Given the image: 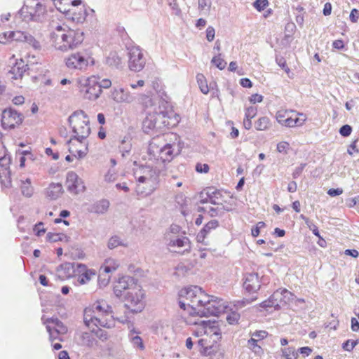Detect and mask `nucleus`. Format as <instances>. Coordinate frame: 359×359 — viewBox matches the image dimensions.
Returning a JSON list of instances; mask_svg holds the SVG:
<instances>
[{"label":"nucleus","mask_w":359,"mask_h":359,"mask_svg":"<svg viewBox=\"0 0 359 359\" xmlns=\"http://www.w3.org/2000/svg\"><path fill=\"white\" fill-rule=\"evenodd\" d=\"M134 285H139L135 283L133 278L130 276H122L118 278V280L114 287V292L116 297H121L122 292L125 290L130 291L131 287Z\"/></svg>","instance_id":"23"},{"label":"nucleus","mask_w":359,"mask_h":359,"mask_svg":"<svg viewBox=\"0 0 359 359\" xmlns=\"http://www.w3.org/2000/svg\"><path fill=\"white\" fill-rule=\"evenodd\" d=\"M297 115H299L301 117H293V127L302 126L306 120V117L304 114L302 113H298Z\"/></svg>","instance_id":"51"},{"label":"nucleus","mask_w":359,"mask_h":359,"mask_svg":"<svg viewBox=\"0 0 359 359\" xmlns=\"http://www.w3.org/2000/svg\"><path fill=\"white\" fill-rule=\"evenodd\" d=\"M66 187L67 190L74 195L82 193L86 189L83 180L73 171L68 172L67 174Z\"/></svg>","instance_id":"16"},{"label":"nucleus","mask_w":359,"mask_h":359,"mask_svg":"<svg viewBox=\"0 0 359 359\" xmlns=\"http://www.w3.org/2000/svg\"><path fill=\"white\" fill-rule=\"evenodd\" d=\"M22 114L17 111L11 108L6 109L2 111L1 124L4 128H14L22 123Z\"/></svg>","instance_id":"15"},{"label":"nucleus","mask_w":359,"mask_h":359,"mask_svg":"<svg viewBox=\"0 0 359 359\" xmlns=\"http://www.w3.org/2000/svg\"><path fill=\"white\" fill-rule=\"evenodd\" d=\"M356 344V341H351L350 340H347L343 344V348H344L346 351H351Z\"/></svg>","instance_id":"61"},{"label":"nucleus","mask_w":359,"mask_h":359,"mask_svg":"<svg viewBox=\"0 0 359 359\" xmlns=\"http://www.w3.org/2000/svg\"><path fill=\"white\" fill-rule=\"evenodd\" d=\"M144 293L140 285H134L125 295V307L128 310L124 317L117 318L118 321L128 323V313L141 312L144 308Z\"/></svg>","instance_id":"5"},{"label":"nucleus","mask_w":359,"mask_h":359,"mask_svg":"<svg viewBox=\"0 0 359 359\" xmlns=\"http://www.w3.org/2000/svg\"><path fill=\"white\" fill-rule=\"evenodd\" d=\"M156 120L154 116L149 115L143 121V129L145 133H149V130L154 129L156 127Z\"/></svg>","instance_id":"38"},{"label":"nucleus","mask_w":359,"mask_h":359,"mask_svg":"<svg viewBox=\"0 0 359 359\" xmlns=\"http://www.w3.org/2000/svg\"><path fill=\"white\" fill-rule=\"evenodd\" d=\"M79 337L83 345L93 346L95 343L93 336L89 332H82Z\"/></svg>","instance_id":"41"},{"label":"nucleus","mask_w":359,"mask_h":359,"mask_svg":"<svg viewBox=\"0 0 359 359\" xmlns=\"http://www.w3.org/2000/svg\"><path fill=\"white\" fill-rule=\"evenodd\" d=\"M119 265L120 264L118 260L113 258H108L105 259L100 269L101 271H104L105 273L111 274L118 268Z\"/></svg>","instance_id":"34"},{"label":"nucleus","mask_w":359,"mask_h":359,"mask_svg":"<svg viewBox=\"0 0 359 359\" xmlns=\"http://www.w3.org/2000/svg\"><path fill=\"white\" fill-rule=\"evenodd\" d=\"M137 180L135 193L144 198L152 194L159 184V172L150 166L140 167L135 172Z\"/></svg>","instance_id":"4"},{"label":"nucleus","mask_w":359,"mask_h":359,"mask_svg":"<svg viewBox=\"0 0 359 359\" xmlns=\"http://www.w3.org/2000/svg\"><path fill=\"white\" fill-rule=\"evenodd\" d=\"M257 339L254 337H252L248 341V346L251 349H252L255 353L259 352L262 349L261 347L257 344Z\"/></svg>","instance_id":"56"},{"label":"nucleus","mask_w":359,"mask_h":359,"mask_svg":"<svg viewBox=\"0 0 359 359\" xmlns=\"http://www.w3.org/2000/svg\"><path fill=\"white\" fill-rule=\"evenodd\" d=\"M240 318V314L237 312H231L226 316V320L229 324L236 323Z\"/></svg>","instance_id":"55"},{"label":"nucleus","mask_w":359,"mask_h":359,"mask_svg":"<svg viewBox=\"0 0 359 359\" xmlns=\"http://www.w3.org/2000/svg\"><path fill=\"white\" fill-rule=\"evenodd\" d=\"M65 64L71 70L84 72L90 64H94V60L86 51H79L67 56L65 58Z\"/></svg>","instance_id":"10"},{"label":"nucleus","mask_w":359,"mask_h":359,"mask_svg":"<svg viewBox=\"0 0 359 359\" xmlns=\"http://www.w3.org/2000/svg\"><path fill=\"white\" fill-rule=\"evenodd\" d=\"M56 8L62 13L69 11L72 6L81 4V0H52Z\"/></svg>","instance_id":"30"},{"label":"nucleus","mask_w":359,"mask_h":359,"mask_svg":"<svg viewBox=\"0 0 359 359\" xmlns=\"http://www.w3.org/2000/svg\"><path fill=\"white\" fill-rule=\"evenodd\" d=\"M43 224L42 222H39L36 224L34 228V231L36 232L37 236H41L42 233H45V229L43 227Z\"/></svg>","instance_id":"64"},{"label":"nucleus","mask_w":359,"mask_h":359,"mask_svg":"<svg viewBox=\"0 0 359 359\" xmlns=\"http://www.w3.org/2000/svg\"><path fill=\"white\" fill-rule=\"evenodd\" d=\"M179 304L181 309L189 310L190 315L201 316L200 310H203L210 296L198 286H191L182 289L179 292Z\"/></svg>","instance_id":"2"},{"label":"nucleus","mask_w":359,"mask_h":359,"mask_svg":"<svg viewBox=\"0 0 359 359\" xmlns=\"http://www.w3.org/2000/svg\"><path fill=\"white\" fill-rule=\"evenodd\" d=\"M281 352L285 359H297L299 356L298 351L294 347L282 348Z\"/></svg>","instance_id":"40"},{"label":"nucleus","mask_w":359,"mask_h":359,"mask_svg":"<svg viewBox=\"0 0 359 359\" xmlns=\"http://www.w3.org/2000/svg\"><path fill=\"white\" fill-rule=\"evenodd\" d=\"M200 204L224 206V199L221 193L217 190L209 189L204 196L202 193L200 196Z\"/></svg>","instance_id":"20"},{"label":"nucleus","mask_w":359,"mask_h":359,"mask_svg":"<svg viewBox=\"0 0 359 359\" xmlns=\"http://www.w3.org/2000/svg\"><path fill=\"white\" fill-rule=\"evenodd\" d=\"M149 155L155 159L163 162L170 161L173 156V149L170 144H158L156 140H153L148 148Z\"/></svg>","instance_id":"11"},{"label":"nucleus","mask_w":359,"mask_h":359,"mask_svg":"<svg viewBox=\"0 0 359 359\" xmlns=\"http://www.w3.org/2000/svg\"><path fill=\"white\" fill-rule=\"evenodd\" d=\"M8 37L11 38L12 41H25L32 45L34 48L38 47V42L32 35L27 33L21 31L9 32Z\"/></svg>","instance_id":"26"},{"label":"nucleus","mask_w":359,"mask_h":359,"mask_svg":"<svg viewBox=\"0 0 359 359\" xmlns=\"http://www.w3.org/2000/svg\"><path fill=\"white\" fill-rule=\"evenodd\" d=\"M293 299L294 295L290 291L285 289L276 290L268 300L263 302L261 306L264 308L274 307L275 309H279L287 304Z\"/></svg>","instance_id":"13"},{"label":"nucleus","mask_w":359,"mask_h":359,"mask_svg":"<svg viewBox=\"0 0 359 359\" xmlns=\"http://www.w3.org/2000/svg\"><path fill=\"white\" fill-rule=\"evenodd\" d=\"M62 193V186L59 183H52L47 189V196L50 199L57 198Z\"/></svg>","instance_id":"35"},{"label":"nucleus","mask_w":359,"mask_h":359,"mask_svg":"<svg viewBox=\"0 0 359 359\" xmlns=\"http://www.w3.org/2000/svg\"><path fill=\"white\" fill-rule=\"evenodd\" d=\"M198 212H206L211 217H215L224 212V206L203 205L198 207Z\"/></svg>","instance_id":"31"},{"label":"nucleus","mask_w":359,"mask_h":359,"mask_svg":"<svg viewBox=\"0 0 359 359\" xmlns=\"http://www.w3.org/2000/svg\"><path fill=\"white\" fill-rule=\"evenodd\" d=\"M203 334L212 339V342H217L221 338V331L215 322L203 320L199 323L196 331L197 336Z\"/></svg>","instance_id":"14"},{"label":"nucleus","mask_w":359,"mask_h":359,"mask_svg":"<svg viewBox=\"0 0 359 359\" xmlns=\"http://www.w3.org/2000/svg\"><path fill=\"white\" fill-rule=\"evenodd\" d=\"M111 97L120 104H131L135 100L134 94L123 88H114L111 92Z\"/></svg>","instance_id":"21"},{"label":"nucleus","mask_w":359,"mask_h":359,"mask_svg":"<svg viewBox=\"0 0 359 359\" xmlns=\"http://www.w3.org/2000/svg\"><path fill=\"white\" fill-rule=\"evenodd\" d=\"M196 170L200 173H207L209 171V165L208 164L197 163Z\"/></svg>","instance_id":"58"},{"label":"nucleus","mask_w":359,"mask_h":359,"mask_svg":"<svg viewBox=\"0 0 359 359\" xmlns=\"http://www.w3.org/2000/svg\"><path fill=\"white\" fill-rule=\"evenodd\" d=\"M218 222L213 219L208 222L202 230L197 235V240L200 242H203L206 235L211 231L215 230L218 226Z\"/></svg>","instance_id":"33"},{"label":"nucleus","mask_w":359,"mask_h":359,"mask_svg":"<svg viewBox=\"0 0 359 359\" xmlns=\"http://www.w3.org/2000/svg\"><path fill=\"white\" fill-rule=\"evenodd\" d=\"M116 177V173L114 170H109L104 175V180L107 182H113L115 181Z\"/></svg>","instance_id":"59"},{"label":"nucleus","mask_w":359,"mask_h":359,"mask_svg":"<svg viewBox=\"0 0 359 359\" xmlns=\"http://www.w3.org/2000/svg\"><path fill=\"white\" fill-rule=\"evenodd\" d=\"M138 101L144 108H148L153 105V101L151 98L144 94H142L139 96Z\"/></svg>","instance_id":"47"},{"label":"nucleus","mask_w":359,"mask_h":359,"mask_svg":"<svg viewBox=\"0 0 359 359\" xmlns=\"http://www.w3.org/2000/svg\"><path fill=\"white\" fill-rule=\"evenodd\" d=\"M76 7L77 6H72L69 9V11L65 12V14L66 15L67 18L68 19L72 20L73 22L76 23H82L85 21L87 13L86 9L83 8H79L78 12L76 11Z\"/></svg>","instance_id":"28"},{"label":"nucleus","mask_w":359,"mask_h":359,"mask_svg":"<svg viewBox=\"0 0 359 359\" xmlns=\"http://www.w3.org/2000/svg\"><path fill=\"white\" fill-rule=\"evenodd\" d=\"M111 307L104 300H98L84 310L83 320L86 326L92 327H112Z\"/></svg>","instance_id":"3"},{"label":"nucleus","mask_w":359,"mask_h":359,"mask_svg":"<svg viewBox=\"0 0 359 359\" xmlns=\"http://www.w3.org/2000/svg\"><path fill=\"white\" fill-rule=\"evenodd\" d=\"M270 127V120L269 118L264 116L259 118L255 123V128L257 130H266Z\"/></svg>","instance_id":"43"},{"label":"nucleus","mask_w":359,"mask_h":359,"mask_svg":"<svg viewBox=\"0 0 359 359\" xmlns=\"http://www.w3.org/2000/svg\"><path fill=\"white\" fill-rule=\"evenodd\" d=\"M47 239L52 243L67 241V237L62 233H48L47 234Z\"/></svg>","instance_id":"45"},{"label":"nucleus","mask_w":359,"mask_h":359,"mask_svg":"<svg viewBox=\"0 0 359 359\" xmlns=\"http://www.w3.org/2000/svg\"><path fill=\"white\" fill-rule=\"evenodd\" d=\"M69 123L74 133L72 138L86 140L90 133L89 119L83 111L74 112L69 117Z\"/></svg>","instance_id":"9"},{"label":"nucleus","mask_w":359,"mask_h":359,"mask_svg":"<svg viewBox=\"0 0 359 359\" xmlns=\"http://www.w3.org/2000/svg\"><path fill=\"white\" fill-rule=\"evenodd\" d=\"M109 205L108 200H100L93 204L92 211L97 214H104L108 210Z\"/></svg>","instance_id":"36"},{"label":"nucleus","mask_w":359,"mask_h":359,"mask_svg":"<svg viewBox=\"0 0 359 359\" xmlns=\"http://www.w3.org/2000/svg\"><path fill=\"white\" fill-rule=\"evenodd\" d=\"M257 109L256 107H249L245 109V116L247 119H252L257 114Z\"/></svg>","instance_id":"54"},{"label":"nucleus","mask_w":359,"mask_h":359,"mask_svg":"<svg viewBox=\"0 0 359 359\" xmlns=\"http://www.w3.org/2000/svg\"><path fill=\"white\" fill-rule=\"evenodd\" d=\"M249 100L252 104L259 103L263 100V97L259 94H254L250 97Z\"/></svg>","instance_id":"63"},{"label":"nucleus","mask_w":359,"mask_h":359,"mask_svg":"<svg viewBox=\"0 0 359 359\" xmlns=\"http://www.w3.org/2000/svg\"><path fill=\"white\" fill-rule=\"evenodd\" d=\"M290 149V144L288 142L283 141L279 142L277 144V151L279 153H283L284 154H287L288 150Z\"/></svg>","instance_id":"52"},{"label":"nucleus","mask_w":359,"mask_h":359,"mask_svg":"<svg viewBox=\"0 0 359 359\" xmlns=\"http://www.w3.org/2000/svg\"><path fill=\"white\" fill-rule=\"evenodd\" d=\"M10 65H13L8 74L11 76L12 79H18L21 78L23 74L26 72L27 65L22 59H16L13 55L9 60Z\"/></svg>","instance_id":"22"},{"label":"nucleus","mask_w":359,"mask_h":359,"mask_svg":"<svg viewBox=\"0 0 359 359\" xmlns=\"http://www.w3.org/2000/svg\"><path fill=\"white\" fill-rule=\"evenodd\" d=\"M46 13V6L42 0H25L24 6L17 13L16 19L22 21H38Z\"/></svg>","instance_id":"7"},{"label":"nucleus","mask_w":359,"mask_h":359,"mask_svg":"<svg viewBox=\"0 0 359 359\" xmlns=\"http://www.w3.org/2000/svg\"><path fill=\"white\" fill-rule=\"evenodd\" d=\"M76 85L81 96L88 100H96L102 92L100 89L99 79L94 75L78 78Z\"/></svg>","instance_id":"8"},{"label":"nucleus","mask_w":359,"mask_h":359,"mask_svg":"<svg viewBox=\"0 0 359 359\" xmlns=\"http://www.w3.org/2000/svg\"><path fill=\"white\" fill-rule=\"evenodd\" d=\"M77 274L79 275L78 282L81 285L88 283L93 278L95 277L96 272L93 269H87L86 266L82 264H76Z\"/></svg>","instance_id":"24"},{"label":"nucleus","mask_w":359,"mask_h":359,"mask_svg":"<svg viewBox=\"0 0 359 359\" xmlns=\"http://www.w3.org/2000/svg\"><path fill=\"white\" fill-rule=\"evenodd\" d=\"M129 67L135 72H140L145 65L143 53L139 47L133 46L129 50Z\"/></svg>","instance_id":"17"},{"label":"nucleus","mask_w":359,"mask_h":359,"mask_svg":"<svg viewBox=\"0 0 359 359\" xmlns=\"http://www.w3.org/2000/svg\"><path fill=\"white\" fill-rule=\"evenodd\" d=\"M67 144L69 151L77 158H84L88 153V142L86 140H77L71 138Z\"/></svg>","instance_id":"18"},{"label":"nucleus","mask_w":359,"mask_h":359,"mask_svg":"<svg viewBox=\"0 0 359 359\" xmlns=\"http://www.w3.org/2000/svg\"><path fill=\"white\" fill-rule=\"evenodd\" d=\"M78 263L65 262L59 266L57 273L60 278L65 279L73 276L77 273L76 264Z\"/></svg>","instance_id":"27"},{"label":"nucleus","mask_w":359,"mask_h":359,"mask_svg":"<svg viewBox=\"0 0 359 359\" xmlns=\"http://www.w3.org/2000/svg\"><path fill=\"white\" fill-rule=\"evenodd\" d=\"M212 63H213L218 69L222 70L225 68L226 62L219 57L215 56L212 59Z\"/></svg>","instance_id":"50"},{"label":"nucleus","mask_w":359,"mask_h":359,"mask_svg":"<svg viewBox=\"0 0 359 359\" xmlns=\"http://www.w3.org/2000/svg\"><path fill=\"white\" fill-rule=\"evenodd\" d=\"M295 114V112L293 111L279 110L276 113V118L277 121L280 124H281L282 126H284L289 114Z\"/></svg>","instance_id":"42"},{"label":"nucleus","mask_w":359,"mask_h":359,"mask_svg":"<svg viewBox=\"0 0 359 359\" xmlns=\"http://www.w3.org/2000/svg\"><path fill=\"white\" fill-rule=\"evenodd\" d=\"M196 81L201 91L203 94H208L209 92V88L207 83L205 77L202 74H198L196 75Z\"/></svg>","instance_id":"39"},{"label":"nucleus","mask_w":359,"mask_h":359,"mask_svg":"<svg viewBox=\"0 0 359 359\" xmlns=\"http://www.w3.org/2000/svg\"><path fill=\"white\" fill-rule=\"evenodd\" d=\"M276 62L277 65L285 72L288 77L293 78V74L291 73L290 68L287 65L285 60L283 57H276Z\"/></svg>","instance_id":"44"},{"label":"nucleus","mask_w":359,"mask_h":359,"mask_svg":"<svg viewBox=\"0 0 359 359\" xmlns=\"http://www.w3.org/2000/svg\"><path fill=\"white\" fill-rule=\"evenodd\" d=\"M50 27L51 43L57 50L67 51L75 48L83 41V32L69 29L67 25L52 20Z\"/></svg>","instance_id":"1"},{"label":"nucleus","mask_w":359,"mask_h":359,"mask_svg":"<svg viewBox=\"0 0 359 359\" xmlns=\"http://www.w3.org/2000/svg\"><path fill=\"white\" fill-rule=\"evenodd\" d=\"M111 275L109 273H105L104 271H101L100 269V274L98 276V283L101 287H104L109 283Z\"/></svg>","instance_id":"46"},{"label":"nucleus","mask_w":359,"mask_h":359,"mask_svg":"<svg viewBox=\"0 0 359 359\" xmlns=\"http://www.w3.org/2000/svg\"><path fill=\"white\" fill-rule=\"evenodd\" d=\"M210 0H198V8L201 11H203L205 13H208L210 11Z\"/></svg>","instance_id":"49"},{"label":"nucleus","mask_w":359,"mask_h":359,"mask_svg":"<svg viewBox=\"0 0 359 359\" xmlns=\"http://www.w3.org/2000/svg\"><path fill=\"white\" fill-rule=\"evenodd\" d=\"M244 287L249 292H256L260 288V280L258 274L250 273L245 275L244 281Z\"/></svg>","instance_id":"25"},{"label":"nucleus","mask_w":359,"mask_h":359,"mask_svg":"<svg viewBox=\"0 0 359 359\" xmlns=\"http://www.w3.org/2000/svg\"><path fill=\"white\" fill-rule=\"evenodd\" d=\"M123 243L120 240L119 237L114 236L109 238L108 241V248L109 249H114L119 245H122Z\"/></svg>","instance_id":"48"},{"label":"nucleus","mask_w":359,"mask_h":359,"mask_svg":"<svg viewBox=\"0 0 359 359\" xmlns=\"http://www.w3.org/2000/svg\"><path fill=\"white\" fill-rule=\"evenodd\" d=\"M269 5L268 0H256L253 6L258 11H263Z\"/></svg>","instance_id":"53"},{"label":"nucleus","mask_w":359,"mask_h":359,"mask_svg":"<svg viewBox=\"0 0 359 359\" xmlns=\"http://www.w3.org/2000/svg\"><path fill=\"white\" fill-rule=\"evenodd\" d=\"M215 29L212 27L209 26L206 29L207 40L208 41H212L215 38Z\"/></svg>","instance_id":"60"},{"label":"nucleus","mask_w":359,"mask_h":359,"mask_svg":"<svg viewBox=\"0 0 359 359\" xmlns=\"http://www.w3.org/2000/svg\"><path fill=\"white\" fill-rule=\"evenodd\" d=\"M123 54L118 52H111L106 58V63L111 66L118 68L123 61Z\"/></svg>","instance_id":"32"},{"label":"nucleus","mask_w":359,"mask_h":359,"mask_svg":"<svg viewBox=\"0 0 359 359\" xmlns=\"http://www.w3.org/2000/svg\"><path fill=\"white\" fill-rule=\"evenodd\" d=\"M128 329V339L132 344L133 346L142 351L144 350V345L142 339L139 336L140 332L135 330L133 325H129Z\"/></svg>","instance_id":"29"},{"label":"nucleus","mask_w":359,"mask_h":359,"mask_svg":"<svg viewBox=\"0 0 359 359\" xmlns=\"http://www.w3.org/2000/svg\"><path fill=\"white\" fill-rule=\"evenodd\" d=\"M228 304L226 301L217 297L210 296V299L205 302L203 310H200L201 316H219L226 312Z\"/></svg>","instance_id":"12"},{"label":"nucleus","mask_w":359,"mask_h":359,"mask_svg":"<svg viewBox=\"0 0 359 359\" xmlns=\"http://www.w3.org/2000/svg\"><path fill=\"white\" fill-rule=\"evenodd\" d=\"M352 132V128L349 125H344L339 129V133L343 137H348Z\"/></svg>","instance_id":"57"},{"label":"nucleus","mask_w":359,"mask_h":359,"mask_svg":"<svg viewBox=\"0 0 359 359\" xmlns=\"http://www.w3.org/2000/svg\"><path fill=\"white\" fill-rule=\"evenodd\" d=\"M21 191L22 194L26 197H31L34 192V189L31 185L30 178H26L25 180H21Z\"/></svg>","instance_id":"37"},{"label":"nucleus","mask_w":359,"mask_h":359,"mask_svg":"<svg viewBox=\"0 0 359 359\" xmlns=\"http://www.w3.org/2000/svg\"><path fill=\"white\" fill-rule=\"evenodd\" d=\"M180 227L178 225H171L169 231L165 235V243L170 251L184 253L191 250L189 239L180 234Z\"/></svg>","instance_id":"6"},{"label":"nucleus","mask_w":359,"mask_h":359,"mask_svg":"<svg viewBox=\"0 0 359 359\" xmlns=\"http://www.w3.org/2000/svg\"><path fill=\"white\" fill-rule=\"evenodd\" d=\"M44 324L46 325L50 340L56 339L58 334H65L67 331V327L57 318H48Z\"/></svg>","instance_id":"19"},{"label":"nucleus","mask_w":359,"mask_h":359,"mask_svg":"<svg viewBox=\"0 0 359 359\" xmlns=\"http://www.w3.org/2000/svg\"><path fill=\"white\" fill-rule=\"evenodd\" d=\"M111 86V80L108 79H102L101 81H99V86L100 89L102 90V88L107 89L110 88Z\"/></svg>","instance_id":"62"}]
</instances>
